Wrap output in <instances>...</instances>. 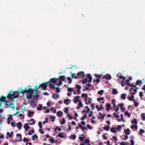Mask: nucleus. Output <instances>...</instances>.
Masks as SVG:
<instances>
[{
  "label": "nucleus",
  "mask_w": 145,
  "mask_h": 145,
  "mask_svg": "<svg viewBox=\"0 0 145 145\" xmlns=\"http://www.w3.org/2000/svg\"><path fill=\"white\" fill-rule=\"evenodd\" d=\"M76 138V136L75 135H71L70 137V139L74 140Z\"/></svg>",
  "instance_id": "2eb2a0df"
},
{
  "label": "nucleus",
  "mask_w": 145,
  "mask_h": 145,
  "mask_svg": "<svg viewBox=\"0 0 145 145\" xmlns=\"http://www.w3.org/2000/svg\"><path fill=\"white\" fill-rule=\"evenodd\" d=\"M106 116V114H103L102 116L101 117H100L99 118V119H100V118H101L102 119H104V117H105Z\"/></svg>",
  "instance_id": "bf43d9fd"
},
{
  "label": "nucleus",
  "mask_w": 145,
  "mask_h": 145,
  "mask_svg": "<svg viewBox=\"0 0 145 145\" xmlns=\"http://www.w3.org/2000/svg\"><path fill=\"white\" fill-rule=\"evenodd\" d=\"M104 92L103 90H101L100 91H99L98 92V93L99 94H100L101 95H103V93Z\"/></svg>",
  "instance_id": "c756f323"
},
{
  "label": "nucleus",
  "mask_w": 145,
  "mask_h": 145,
  "mask_svg": "<svg viewBox=\"0 0 145 145\" xmlns=\"http://www.w3.org/2000/svg\"><path fill=\"white\" fill-rule=\"evenodd\" d=\"M113 114L114 116V117L116 118H118L119 117V116L118 114H116V112L114 113Z\"/></svg>",
  "instance_id": "4c0bfd02"
},
{
  "label": "nucleus",
  "mask_w": 145,
  "mask_h": 145,
  "mask_svg": "<svg viewBox=\"0 0 145 145\" xmlns=\"http://www.w3.org/2000/svg\"><path fill=\"white\" fill-rule=\"evenodd\" d=\"M23 141L24 142H29V140L28 139L26 138L25 137H24L23 138Z\"/></svg>",
  "instance_id": "e433bc0d"
},
{
  "label": "nucleus",
  "mask_w": 145,
  "mask_h": 145,
  "mask_svg": "<svg viewBox=\"0 0 145 145\" xmlns=\"http://www.w3.org/2000/svg\"><path fill=\"white\" fill-rule=\"evenodd\" d=\"M15 122H12L11 123V125L13 127H14L15 126V125L14 124Z\"/></svg>",
  "instance_id": "680f3d73"
},
{
  "label": "nucleus",
  "mask_w": 145,
  "mask_h": 145,
  "mask_svg": "<svg viewBox=\"0 0 145 145\" xmlns=\"http://www.w3.org/2000/svg\"><path fill=\"white\" fill-rule=\"evenodd\" d=\"M127 98H128V99L130 101H134V100H135L134 99H132L131 98V97H129Z\"/></svg>",
  "instance_id": "6e6d98bb"
},
{
  "label": "nucleus",
  "mask_w": 145,
  "mask_h": 145,
  "mask_svg": "<svg viewBox=\"0 0 145 145\" xmlns=\"http://www.w3.org/2000/svg\"><path fill=\"white\" fill-rule=\"evenodd\" d=\"M59 95L58 94H53L52 97L53 98L57 99V98H59Z\"/></svg>",
  "instance_id": "9b49d317"
},
{
  "label": "nucleus",
  "mask_w": 145,
  "mask_h": 145,
  "mask_svg": "<svg viewBox=\"0 0 145 145\" xmlns=\"http://www.w3.org/2000/svg\"><path fill=\"white\" fill-rule=\"evenodd\" d=\"M18 90H19L18 91L19 92H20V93H22L23 94H24L25 93H29V92L30 91V89H28L27 90V88H26V87L25 88L24 90H23L22 88H20Z\"/></svg>",
  "instance_id": "20e7f679"
},
{
  "label": "nucleus",
  "mask_w": 145,
  "mask_h": 145,
  "mask_svg": "<svg viewBox=\"0 0 145 145\" xmlns=\"http://www.w3.org/2000/svg\"><path fill=\"white\" fill-rule=\"evenodd\" d=\"M118 91L116 89H113L112 90V94L116 95L117 94Z\"/></svg>",
  "instance_id": "412c9836"
},
{
  "label": "nucleus",
  "mask_w": 145,
  "mask_h": 145,
  "mask_svg": "<svg viewBox=\"0 0 145 145\" xmlns=\"http://www.w3.org/2000/svg\"><path fill=\"white\" fill-rule=\"evenodd\" d=\"M90 142V140L86 138L85 139V140L84 141V143H88Z\"/></svg>",
  "instance_id": "2f4dec72"
},
{
  "label": "nucleus",
  "mask_w": 145,
  "mask_h": 145,
  "mask_svg": "<svg viewBox=\"0 0 145 145\" xmlns=\"http://www.w3.org/2000/svg\"><path fill=\"white\" fill-rule=\"evenodd\" d=\"M135 104V107H137L138 105V104L137 102H135V99L133 101Z\"/></svg>",
  "instance_id": "f704fd0d"
},
{
  "label": "nucleus",
  "mask_w": 145,
  "mask_h": 145,
  "mask_svg": "<svg viewBox=\"0 0 145 145\" xmlns=\"http://www.w3.org/2000/svg\"><path fill=\"white\" fill-rule=\"evenodd\" d=\"M37 93H35V95H33V99H34L36 100V101H37V100L38 99V98L39 97V95L37 94Z\"/></svg>",
  "instance_id": "9d476101"
},
{
  "label": "nucleus",
  "mask_w": 145,
  "mask_h": 145,
  "mask_svg": "<svg viewBox=\"0 0 145 145\" xmlns=\"http://www.w3.org/2000/svg\"><path fill=\"white\" fill-rule=\"evenodd\" d=\"M63 133H61L59 134L58 135L59 137L61 138H63Z\"/></svg>",
  "instance_id": "bb28decb"
},
{
  "label": "nucleus",
  "mask_w": 145,
  "mask_h": 145,
  "mask_svg": "<svg viewBox=\"0 0 145 145\" xmlns=\"http://www.w3.org/2000/svg\"><path fill=\"white\" fill-rule=\"evenodd\" d=\"M64 112H65L67 114H68V108H67L66 107L65 108V110H64Z\"/></svg>",
  "instance_id": "09e8293b"
},
{
  "label": "nucleus",
  "mask_w": 145,
  "mask_h": 145,
  "mask_svg": "<svg viewBox=\"0 0 145 145\" xmlns=\"http://www.w3.org/2000/svg\"><path fill=\"white\" fill-rule=\"evenodd\" d=\"M87 128L86 127H84L83 126H82V128H81V129L82 130V131H84V130H86L87 129Z\"/></svg>",
  "instance_id": "338daca9"
},
{
  "label": "nucleus",
  "mask_w": 145,
  "mask_h": 145,
  "mask_svg": "<svg viewBox=\"0 0 145 145\" xmlns=\"http://www.w3.org/2000/svg\"><path fill=\"white\" fill-rule=\"evenodd\" d=\"M73 89L72 88H68L67 91H73Z\"/></svg>",
  "instance_id": "37998d69"
},
{
  "label": "nucleus",
  "mask_w": 145,
  "mask_h": 145,
  "mask_svg": "<svg viewBox=\"0 0 145 145\" xmlns=\"http://www.w3.org/2000/svg\"><path fill=\"white\" fill-rule=\"evenodd\" d=\"M118 105L121 108L123 107L122 106H123L124 105L123 103H121L118 104Z\"/></svg>",
  "instance_id": "13d9d810"
},
{
  "label": "nucleus",
  "mask_w": 145,
  "mask_h": 145,
  "mask_svg": "<svg viewBox=\"0 0 145 145\" xmlns=\"http://www.w3.org/2000/svg\"><path fill=\"white\" fill-rule=\"evenodd\" d=\"M57 114L58 116H60L63 114V112L61 111H59L57 112Z\"/></svg>",
  "instance_id": "5701e85b"
},
{
  "label": "nucleus",
  "mask_w": 145,
  "mask_h": 145,
  "mask_svg": "<svg viewBox=\"0 0 145 145\" xmlns=\"http://www.w3.org/2000/svg\"><path fill=\"white\" fill-rule=\"evenodd\" d=\"M88 101L89 103V104H91V103L92 101V99L91 97L89 98L88 99Z\"/></svg>",
  "instance_id": "79ce46f5"
},
{
  "label": "nucleus",
  "mask_w": 145,
  "mask_h": 145,
  "mask_svg": "<svg viewBox=\"0 0 145 145\" xmlns=\"http://www.w3.org/2000/svg\"><path fill=\"white\" fill-rule=\"evenodd\" d=\"M56 92L57 93H59L60 92V89L59 88L57 87L56 88Z\"/></svg>",
  "instance_id": "3c124183"
},
{
  "label": "nucleus",
  "mask_w": 145,
  "mask_h": 145,
  "mask_svg": "<svg viewBox=\"0 0 145 145\" xmlns=\"http://www.w3.org/2000/svg\"><path fill=\"white\" fill-rule=\"evenodd\" d=\"M121 110L122 112H124L125 111V108L124 107H121Z\"/></svg>",
  "instance_id": "0e129e2a"
},
{
  "label": "nucleus",
  "mask_w": 145,
  "mask_h": 145,
  "mask_svg": "<svg viewBox=\"0 0 145 145\" xmlns=\"http://www.w3.org/2000/svg\"><path fill=\"white\" fill-rule=\"evenodd\" d=\"M87 114L86 113H85L83 116L80 119L81 120H84L87 117Z\"/></svg>",
  "instance_id": "ddd939ff"
},
{
  "label": "nucleus",
  "mask_w": 145,
  "mask_h": 145,
  "mask_svg": "<svg viewBox=\"0 0 145 145\" xmlns=\"http://www.w3.org/2000/svg\"><path fill=\"white\" fill-rule=\"evenodd\" d=\"M48 118H46L45 119V121H44L43 122V124H45L46 123H47L48 122Z\"/></svg>",
  "instance_id": "49530a36"
},
{
  "label": "nucleus",
  "mask_w": 145,
  "mask_h": 145,
  "mask_svg": "<svg viewBox=\"0 0 145 145\" xmlns=\"http://www.w3.org/2000/svg\"><path fill=\"white\" fill-rule=\"evenodd\" d=\"M131 128H135V129H138V126H137V124H135V125H131Z\"/></svg>",
  "instance_id": "473e14b6"
},
{
  "label": "nucleus",
  "mask_w": 145,
  "mask_h": 145,
  "mask_svg": "<svg viewBox=\"0 0 145 145\" xmlns=\"http://www.w3.org/2000/svg\"><path fill=\"white\" fill-rule=\"evenodd\" d=\"M145 114L144 113H142L141 115L142 116V117H141V118L142 119V120L143 121H145Z\"/></svg>",
  "instance_id": "a211bd4d"
},
{
  "label": "nucleus",
  "mask_w": 145,
  "mask_h": 145,
  "mask_svg": "<svg viewBox=\"0 0 145 145\" xmlns=\"http://www.w3.org/2000/svg\"><path fill=\"white\" fill-rule=\"evenodd\" d=\"M39 107L37 108V110H42V105L41 104H39Z\"/></svg>",
  "instance_id": "aec40b11"
},
{
  "label": "nucleus",
  "mask_w": 145,
  "mask_h": 145,
  "mask_svg": "<svg viewBox=\"0 0 145 145\" xmlns=\"http://www.w3.org/2000/svg\"><path fill=\"white\" fill-rule=\"evenodd\" d=\"M5 107L6 108H11L12 110H14L15 109V107L13 104L12 103H9V104H8L7 103H5Z\"/></svg>",
  "instance_id": "39448f33"
},
{
  "label": "nucleus",
  "mask_w": 145,
  "mask_h": 145,
  "mask_svg": "<svg viewBox=\"0 0 145 145\" xmlns=\"http://www.w3.org/2000/svg\"><path fill=\"white\" fill-rule=\"evenodd\" d=\"M47 85L46 84L43 83L40 84L38 87L37 86L35 87V90H34V91L37 92L38 91V89H39L40 87H43L44 90H46L47 89Z\"/></svg>",
  "instance_id": "7ed1b4c3"
},
{
  "label": "nucleus",
  "mask_w": 145,
  "mask_h": 145,
  "mask_svg": "<svg viewBox=\"0 0 145 145\" xmlns=\"http://www.w3.org/2000/svg\"><path fill=\"white\" fill-rule=\"evenodd\" d=\"M76 87L77 88L78 90L80 89L81 88V86L78 84L76 85Z\"/></svg>",
  "instance_id": "ea45409f"
},
{
  "label": "nucleus",
  "mask_w": 145,
  "mask_h": 145,
  "mask_svg": "<svg viewBox=\"0 0 145 145\" xmlns=\"http://www.w3.org/2000/svg\"><path fill=\"white\" fill-rule=\"evenodd\" d=\"M110 105L109 103L107 104L106 105V107H107L106 110V111H108L109 110L110 108Z\"/></svg>",
  "instance_id": "dca6fc26"
},
{
  "label": "nucleus",
  "mask_w": 145,
  "mask_h": 145,
  "mask_svg": "<svg viewBox=\"0 0 145 145\" xmlns=\"http://www.w3.org/2000/svg\"><path fill=\"white\" fill-rule=\"evenodd\" d=\"M131 122L132 124L135 123L136 125L138 121L136 119L134 118L133 120L131 121Z\"/></svg>",
  "instance_id": "4468645a"
},
{
  "label": "nucleus",
  "mask_w": 145,
  "mask_h": 145,
  "mask_svg": "<svg viewBox=\"0 0 145 145\" xmlns=\"http://www.w3.org/2000/svg\"><path fill=\"white\" fill-rule=\"evenodd\" d=\"M63 81V76H60L58 78H52L50 80V83L53 84L54 85H56L58 86L62 84Z\"/></svg>",
  "instance_id": "f257e3e1"
},
{
  "label": "nucleus",
  "mask_w": 145,
  "mask_h": 145,
  "mask_svg": "<svg viewBox=\"0 0 145 145\" xmlns=\"http://www.w3.org/2000/svg\"><path fill=\"white\" fill-rule=\"evenodd\" d=\"M38 125L39 126V127L40 128H42V124H41V122L40 121H39V123H38Z\"/></svg>",
  "instance_id": "603ef678"
},
{
  "label": "nucleus",
  "mask_w": 145,
  "mask_h": 145,
  "mask_svg": "<svg viewBox=\"0 0 145 145\" xmlns=\"http://www.w3.org/2000/svg\"><path fill=\"white\" fill-rule=\"evenodd\" d=\"M145 132V131L142 129H140V133L141 134H142Z\"/></svg>",
  "instance_id": "8fccbe9b"
},
{
  "label": "nucleus",
  "mask_w": 145,
  "mask_h": 145,
  "mask_svg": "<svg viewBox=\"0 0 145 145\" xmlns=\"http://www.w3.org/2000/svg\"><path fill=\"white\" fill-rule=\"evenodd\" d=\"M94 75L95 77H97L99 78H100L102 77L101 76L99 75H98L96 73Z\"/></svg>",
  "instance_id": "a19ab883"
},
{
  "label": "nucleus",
  "mask_w": 145,
  "mask_h": 145,
  "mask_svg": "<svg viewBox=\"0 0 145 145\" xmlns=\"http://www.w3.org/2000/svg\"><path fill=\"white\" fill-rule=\"evenodd\" d=\"M29 89H30V91L29 92V95L27 96V97L28 99H29L31 98L32 97V94L34 92L33 91H34V90H35V88H34V89H32L30 88H29Z\"/></svg>",
  "instance_id": "0eeeda50"
},
{
  "label": "nucleus",
  "mask_w": 145,
  "mask_h": 145,
  "mask_svg": "<svg viewBox=\"0 0 145 145\" xmlns=\"http://www.w3.org/2000/svg\"><path fill=\"white\" fill-rule=\"evenodd\" d=\"M69 100V99H66L64 100V103L66 105H68L69 104L68 102Z\"/></svg>",
  "instance_id": "b1692460"
},
{
  "label": "nucleus",
  "mask_w": 145,
  "mask_h": 145,
  "mask_svg": "<svg viewBox=\"0 0 145 145\" xmlns=\"http://www.w3.org/2000/svg\"><path fill=\"white\" fill-rule=\"evenodd\" d=\"M109 128H110V126H108V125H107L106 127V130L107 131H108L109 130Z\"/></svg>",
  "instance_id": "774afa93"
},
{
  "label": "nucleus",
  "mask_w": 145,
  "mask_h": 145,
  "mask_svg": "<svg viewBox=\"0 0 145 145\" xmlns=\"http://www.w3.org/2000/svg\"><path fill=\"white\" fill-rule=\"evenodd\" d=\"M70 74H72V77L73 78L74 77V76L75 75V73H74L72 74V72L71 71L70 72Z\"/></svg>",
  "instance_id": "052dcab7"
},
{
  "label": "nucleus",
  "mask_w": 145,
  "mask_h": 145,
  "mask_svg": "<svg viewBox=\"0 0 145 145\" xmlns=\"http://www.w3.org/2000/svg\"><path fill=\"white\" fill-rule=\"evenodd\" d=\"M16 136L17 137H20V140L17 139L14 140V143H16L17 141L20 142L22 140V135L20 134H17L16 135Z\"/></svg>",
  "instance_id": "6e6552de"
},
{
  "label": "nucleus",
  "mask_w": 145,
  "mask_h": 145,
  "mask_svg": "<svg viewBox=\"0 0 145 145\" xmlns=\"http://www.w3.org/2000/svg\"><path fill=\"white\" fill-rule=\"evenodd\" d=\"M19 94L18 91H16L14 92L10 91L7 95V97L10 99H13L18 97Z\"/></svg>",
  "instance_id": "f03ea898"
},
{
  "label": "nucleus",
  "mask_w": 145,
  "mask_h": 145,
  "mask_svg": "<svg viewBox=\"0 0 145 145\" xmlns=\"http://www.w3.org/2000/svg\"><path fill=\"white\" fill-rule=\"evenodd\" d=\"M48 140L49 141L50 140L51 142L52 143H54L55 142V140L52 138H50Z\"/></svg>",
  "instance_id": "cd10ccee"
},
{
  "label": "nucleus",
  "mask_w": 145,
  "mask_h": 145,
  "mask_svg": "<svg viewBox=\"0 0 145 145\" xmlns=\"http://www.w3.org/2000/svg\"><path fill=\"white\" fill-rule=\"evenodd\" d=\"M83 137H79V139L81 141L83 142L84 141V139Z\"/></svg>",
  "instance_id": "e2e57ef3"
},
{
  "label": "nucleus",
  "mask_w": 145,
  "mask_h": 145,
  "mask_svg": "<svg viewBox=\"0 0 145 145\" xmlns=\"http://www.w3.org/2000/svg\"><path fill=\"white\" fill-rule=\"evenodd\" d=\"M0 101L3 102H4L5 103H8L6 100V97L2 95L0 98Z\"/></svg>",
  "instance_id": "1a4fd4ad"
},
{
  "label": "nucleus",
  "mask_w": 145,
  "mask_h": 145,
  "mask_svg": "<svg viewBox=\"0 0 145 145\" xmlns=\"http://www.w3.org/2000/svg\"><path fill=\"white\" fill-rule=\"evenodd\" d=\"M77 75L79 78H84L85 76L84 72L83 71L78 72Z\"/></svg>",
  "instance_id": "423d86ee"
},
{
  "label": "nucleus",
  "mask_w": 145,
  "mask_h": 145,
  "mask_svg": "<svg viewBox=\"0 0 145 145\" xmlns=\"http://www.w3.org/2000/svg\"><path fill=\"white\" fill-rule=\"evenodd\" d=\"M142 81L141 80H137L135 83V84L137 85H138L140 83H142Z\"/></svg>",
  "instance_id": "f3484780"
},
{
  "label": "nucleus",
  "mask_w": 145,
  "mask_h": 145,
  "mask_svg": "<svg viewBox=\"0 0 145 145\" xmlns=\"http://www.w3.org/2000/svg\"><path fill=\"white\" fill-rule=\"evenodd\" d=\"M113 101H115L116 100L114 99H113L111 101H112V104L113 105V108L116 107V106L115 105V103L114 102H113Z\"/></svg>",
  "instance_id": "393cba45"
},
{
  "label": "nucleus",
  "mask_w": 145,
  "mask_h": 145,
  "mask_svg": "<svg viewBox=\"0 0 145 145\" xmlns=\"http://www.w3.org/2000/svg\"><path fill=\"white\" fill-rule=\"evenodd\" d=\"M129 131V129L127 128L126 129H125L124 130V133L126 134L127 132L128 131Z\"/></svg>",
  "instance_id": "de8ad7c7"
},
{
  "label": "nucleus",
  "mask_w": 145,
  "mask_h": 145,
  "mask_svg": "<svg viewBox=\"0 0 145 145\" xmlns=\"http://www.w3.org/2000/svg\"><path fill=\"white\" fill-rule=\"evenodd\" d=\"M78 105L79 106H81V107H82L83 106V105L82 103V102L81 101H79V103Z\"/></svg>",
  "instance_id": "c03bdc74"
},
{
  "label": "nucleus",
  "mask_w": 145,
  "mask_h": 145,
  "mask_svg": "<svg viewBox=\"0 0 145 145\" xmlns=\"http://www.w3.org/2000/svg\"><path fill=\"white\" fill-rule=\"evenodd\" d=\"M67 78L69 81V84H71L72 82V80L71 78L70 77H68Z\"/></svg>",
  "instance_id": "c85d7f7f"
},
{
  "label": "nucleus",
  "mask_w": 145,
  "mask_h": 145,
  "mask_svg": "<svg viewBox=\"0 0 145 145\" xmlns=\"http://www.w3.org/2000/svg\"><path fill=\"white\" fill-rule=\"evenodd\" d=\"M22 125V124L20 122H18L17 124V127L19 129H21V126Z\"/></svg>",
  "instance_id": "f8f14e48"
},
{
  "label": "nucleus",
  "mask_w": 145,
  "mask_h": 145,
  "mask_svg": "<svg viewBox=\"0 0 145 145\" xmlns=\"http://www.w3.org/2000/svg\"><path fill=\"white\" fill-rule=\"evenodd\" d=\"M125 137L123 139L124 140H125L128 138V136L126 135H125Z\"/></svg>",
  "instance_id": "4d7b16f0"
},
{
  "label": "nucleus",
  "mask_w": 145,
  "mask_h": 145,
  "mask_svg": "<svg viewBox=\"0 0 145 145\" xmlns=\"http://www.w3.org/2000/svg\"><path fill=\"white\" fill-rule=\"evenodd\" d=\"M122 128L121 125H118L117 127H116V129L118 131L120 129H121Z\"/></svg>",
  "instance_id": "72a5a7b5"
},
{
  "label": "nucleus",
  "mask_w": 145,
  "mask_h": 145,
  "mask_svg": "<svg viewBox=\"0 0 145 145\" xmlns=\"http://www.w3.org/2000/svg\"><path fill=\"white\" fill-rule=\"evenodd\" d=\"M80 101L79 99H76L74 100V103L76 104L78 102H79Z\"/></svg>",
  "instance_id": "a18cd8bd"
},
{
  "label": "nucleus",
  "mask_w": 145,
  "mask_h": 145,
  "mask_svg": "<svg viewBox=\"0 0 145 145\" xmlns=\"http://www.w3.org/2000/svg\"><path fill=\"white\" fill-rule=\"evenodd\" d=\"M106 78H107V80H110L111 79V76L110 74H106Z\"/></svg>",
  "instance_id": "a878e982"
},
{
  "label": "nucleus",
  "mask_w": 145,
  "mask_h": 145,
  "mask_svg": "<svg viewBox=\"0 0 145 145\" xmlns=\"http://www.w3.org/2000/svg\"><path fill=\"white\" fill-rule=\"evenodd\" d=\"M86 108L87 109V111H86L87 113H89L90 110V108H89L88 106H86Z\"/></svg>",
  "instance_id": "58836bf2"
},
{
  "label": "nucleus",
  "mask_w": 145,
  "mask_h": 145,
  "mask_svg": "<svg viewBox=\"0 0 145 145\" xmlns=\"http://www.w3.org/2000/svg\"><path fill=\"white\" fill-rule=\"evenodd\" d=\"M67 116L70 120H72L73 119V118L71 116L70 114H69V113L67 114Z\"/></svg>",
  "instance_id": "864d4df0"
},
{
  "label": "nucleus",
  "mask_w": 145,
  "mask_h": 145,
  "mask_svg": "<svg viewBox=\"0 0 145 145\" xmlns=\"http://www.w3.org/2000/svg\"><path fill=\"white\" fill-rule=\"evenodd\" d=\"M10 117H8L7 118V123L8 124H10Z\"/></svg>",
  "instance_id": "5fc2aeb1"
},
{
  "label": "nucleus",
  "mask_w": 145,
  "mask_h": 145,
  "mask_svg": "<svg viewBox=\"0 0 145 145\" xmlns=\"http://www.w3.org/2000/svg\"><path fill=\"white\" fill-rule=\"evenodd\" d=\"M130 142L131 143V144L130 145H134V141L133 140H130Z\"/></svg>",
  "instance_id": "69168bd1"
},
{
  "label": "nucleus",
  "mask_w": 145,
  "mask_h": 145,
  "mask_svg": "<svg viewBox=\"0 0 145 145\" xmlns=\"http://www.w3.org/2000/svg\"><path fill=\"white\" fill-rule=\"evenodd\" d=\"M115 129L114 127H112L111 128L110 130L112 133H115L116 132Z\"/></svg>",
  "instance_id": "7c9ffc66"
},
{
  "label": "nucleus",
  "mask_w": 145,
  "mask_h": 145,
  "mask_svg": "<svg viewBox=\"0 0 145 145\" xmlns=\"http://www.w3.org/2000/svg\"><path fill=\"white\" fill-rule=\"evenodd\" d=\"M126 94H123L121 95V99L124 100L125 99V96H126Z\"/></svg>",
  "instance_id": "6ab92c4d"
},
{
  "label": "nucleus",
  "mask_w": 145,
  "mask_h": 145,
  "mask_svg": "<svg viewBox=\"0 0 145 145\" xmlns=\"http://www.w3.org/2000/svg\"><path fill=\"white\" fill-rule=\"evenodd\" d=\"M124 114L125 115H127V116L128 118H129L131 116L130 114L127 111H125V112Z\"/></svg>",
  "instance_id": "4be33fe9"
},
{
  "label": "nucleus",
  "mask_w": 145,
  "mask_h": 145,
  "mask_svg": "<svg viewBox=\"0 0 145 145\" xmlns=\"http://www.w3.org/2000/svg\"><path fill=\"white\" fill-rule=\"evenodd\" d=\"M24 127H26V128L28 129H29L30 128L29 126L28 125V124L27 123H25L24 125Z\"/></svg>",
  "instance_id": "c9c22d12"
}]
</instances>
